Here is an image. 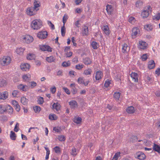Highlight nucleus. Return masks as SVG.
<instances>
[{
    "label": "nucleus",
    "mask_w": 160,
    "mask_h": 160,
    "mask_svg": "<svg viewBox=\"0 0 160 160\" xmlns=\"http://www.w3.org/2000/svg\"><path fill=\"white\" fill-rule=\"evenodd\" d=\"M42 26V22L38 20H33L31 24V27L33 29H38Z\"/></svg>",
    "instance_id": "nucleus-1"
},
{
    "label": "nucleus",
    "mask_w": 160,
    "mask_h": 160,
    "mask_svg": "<svg viewBox=\"0 0 160 160\" xmlns=\"http://www.w3.org/2000/svg\"><path fill=\"white\" fill-rule=\"evenodd\" d=\"M40 49L43 51L52 52V48L50 46L47 45H39Z\"/></svg>",
    "instance_id": "nucleus-2"
},
{
    "label": "nucleus",
    "mask_w": 160,
    "mask_h": 160,
    "mask_svg": "<svg viewBox=\"0 0 160 160\" xmlns=\"http://www.w3.org/2000/svg\"><path fill=\"white\" fill-rule=\"evenodd\" d=\"M48 35V32L46 31H41L37 34V36L40 39H43L46 38Z\"/></svg>",
    "instance_id": "nucleus-3"
},
{
    "label": "nucleus",
    "mask_w": 160,
    "mask_h": 160,
    "mask_svg": "<svg viewBox=\"0 0 160 160\" xmlns=\"http://www.w3.org/2000/svg\"><path fill=\"white\" fill-rule=\"evenodd\" d=\"M135 158L139 160H144L146 158V156L142 152H137L135 155Z\"/></svg>",
    "instance_id": "nucleus-4"
},
{
    "label": "nucleus",
    "mask_w": 160,
    "mask_h": 160,
    "mask_svg": "<svg viewBox=\"0 0 160 160\" xmlns=\"http://www.w3.org/2000/svg\"><path fill=\"white\" fill-rule=\"evenodd\" d=\"M25 42L27 43H30L32 42L33 40V38L30 35H27L23 38Z\"/></svg>",
    "instance_id": "nucleus-5"
},
{
    "label": "nucleus",
    "mask_w": 160,
    "mask_h": 160,
    "mask_svg": "<svg viewBox=\"0 0 160 160\" xmlns=\"http://www.w3.org/2000/svg\"><path fill=\"white\" fill-rule=\"evenodd\" d=\"M21 69L23 71H26L27 69H28L30 68V65L28 63H24L21 64L20 66Z\"/></svg>",
    "instance_id": "nucleus-6"
},
{
    "label": "nucleus",
    "mask_w": 160,
    "mask_h": 160,
    "mask_svg": "<svg viewBox=\"0 0 160 160\" xmlns=\"http://www.w3.org/2000/svg\"><path fill=\"white\" fill-rule=\"evenodd\" d=\"M8 94L7 91H5L0 93V99L5 100L8 98Z\"/></svg>",
    "instance_id": "nucleus-7"
},
{
    "label": "nucleus",
    "mask_w": 160,
    "mask_h": 160,
    "mask_svg": "<svg viewBox=\"0 0 160 160\" xmlns=\"http://www.w3.org/2000/svg\"><path fill=\"white\" fill-rule=\"evenodd\" d=\"M103 76V74L101 71H97L95 78L97 80H99Z\"/></svg>",
    "instance_id": "nucleus-8"
},
{
    "label": "nucleus",
    "mask_w": 160,
    "mask_h": 160,
    "mask_svg": "<svg viewBox=\"0 0 160 160\" xmlns=\"http://www.w3.org/2000/svg\"><path fill=\"white\" fill-rule=\"evenodd\" d=\"M149 14V11H147V10H145L144 9L143 12H141V16L142 18H144L148 17V16Z\"/></svg>",
    "instance_id": "nucleus-9"
},
{
    "label": "nucleus",
    "mask_w": 160,
    "mask_h": 160,
    "mask_svg": "<svg viewBox=\"0 0 160 160\" xmlns=\"http://www.w3.org/2000/svg\"><path fill=\"white\" fill-rule=\"evenodd\" d=\"M131 77L132 78V80L135 82H138V73L136 72H132L130 74Z\"/></svg>",
    "instance_id": "nucleus-10"
},
{
    "label": "nucleus",
    "mask_w": 160,
    "mask_h": 160,
    "mask_svg": "<svg viewBox=\"0 0 160 160\" xmlns=\"http://www.w3.org/2000/svg\"><path fill=\"white\" fill-rule=\"evenodd\" d=\"M139 31V29L135 27L132 29L131 35L133 38H135V36L138 34V31Z\"/></svg>",
    "instance_id": "nucleus-11"
},
{
    "label": "nucleus",
    "mask_w": 160,
    "mask_h": 160,
    "mask_svg": "<svg viewBox=\"0 0 160 160\" xmlns=\"http://www.w3.org/2000/svg\"><path fill=\"white\" fill-rule=\"evenodd\" d=\"M82 35L87 36L88 34V27L84 25L82 28Z\"/></svg>",
    "instance_id": "nucleus-12"
},
{
    "label": "nucleus",
    "mask_w": 160,
    "mask_h": 160,
    "mask_svg": "<svg viewBox=\"0 0 160 160\" xmlns=\"http://www.w3.org/2000/svg\"><path fill=\"white\" fill-rule=\"evenodd\" d=\"M35 10V9L32 7H31L27 8V12L28 15L32 16L35 14L33 12Z\"/></svg>",
    "instance_id": "nucleus-13"
},
{
    "label": "nucleus",
    "mask_w": 160,
    "mask_h": 160,
    "mask_svg": "<svg viewBox=\"0 0 160 160\" xmlns=\"http://www.w3.org/2000/svg\"><path fill=\"white\" fill-rule=\"evenodd\" d=\"M155 66V63L154 61L153 60H151L148 62V67L149 69H151L153 68Z\"/></svg>",
    "instance_id": "nucleus-14"
},
{
    "label": "nucleus",
    "mask_w": 160,
    "mask_h": 160,
    "mask_svg": "<svg viewBox=\"0 0 160 160\" xmlns=\"http://www.w3.org/2000/svg\"><path fill=\"white\" fill-rule=\"evenodd\" d=\"M140 48L142 49H145L146 48L147 43L145 42L140 41Z\"/></svg>",
    "instance_id": "nucleus-15"
},
{
    "label": "nucleus",
    "mask_w": 160,
    "mask_h": 160,
    "mask_svg": "<svg viewBox=\"0 0 160 160\" xmlns=\"http://www.w3.org/2000/svg\"><path fill=\"white\" fill-rule=\"evenodd\" d=\"M106 10L108 14H111L113 10L112 6L108 4L106 6Z\"/></svg>",
    "instance_id": "nucleus-16"
},
{
    "label": "nucleus",
    "mask_w": 160,
    "mask_h": 160,
    "mask_svg": "<svg viewBox=\"0 0 160 160\" xmlns=\"http://www.w3.org/2000/svg\"><path fill=\"white\" fill-rule=\"evenodd\" d=\"M153 149L155 151L158 152L159 153H160V147L158 145L154 143Z\"/></svg>",
    "instance_id": "nucleus-17"
},
{
    "label": "nucleus",
    "mask_w": 160,
    "mask_h": 160,
    "mask_svg": "<svg viewBox=\"0 0 160 160\" xmlns=\"http://www.w3.org/2000/svg\"><path fill=\"white\" fill-rule=\"evenodd\" d=\"M126 111L129 113H133L134 112L135 109L133 106L128 107L126 109Z\"/></svg>",
    "instance_id": "nucleus-18"
},
{
    "label": "nucleus",
    "mask_w": 160,
    "mask_h": 160,
    "mask_svg": "<svg viewBox=\"0 0 160 160\" xmlns=\"http://www.w3.org/2000/svg\"><path fill=\"white\" fill-rule=\"evenodd\" d=\"M69 103L72 108H74L78 107V103L76 101L73 100L70 101Z\"/></svg>",
    "instance_id": "nucleus-19"
},
{
    "label": "nucleus",
    "mask_w": 160,
    "mask_h": 160,
    "mask_svg": "<svg viewBox=\"0 0 160 160\" xmlns=\"http://www.w3.org/2000/svg\"><path fill=\"white\" fill-rule=\"evenodd\" d=\"M83 62L86 65L90 64L92 63V61L89 58H86L83 59Z\"/></svg>",
    "instance_id": "nucleus-20"
},
{
    "label": "nucleus",
    "mask_w": 160,
    "mask_h": 160,
    "mask_svg": "<svg viewBox=\"0 0 160 160\" xmlns=\"http://www.w3.org/2000/svg\"><path fill=\"white\" fill-rule=\"evenodd\" d=\"M28 101V100L24 97H22L21 98V102L24 105H27Z\"/></svg>",
    "instance_id": "nucleus-21"
},
{
    "label": "nucleus",
    "mask_w": 160,
    "mask_h": 160,
    "mask_svg": "<svg viewBox=\"0 0 160 160\" xmlns=\"http://www.w3.org/2000/svg\"><path fill=\"white\" fill-rule=\"evenodd\" d=\"M52 107L53 108L55 109L57 111L59 110L60 108V104L57 102V103H54Z\"/></svg>",
    "instance_id": "nucleus-22"
},
{
    "label": "nucleus",
    "mask_w": 160,
    "mask_h": 160,
    "mask_svg": "<svg viewBox=\"0 0 160 160\" xmlns=\"http://www.w3.org/2000/svg\"><path fill=\"white\" fill-rule=\"evenodd\" d=\"M25 49L22 48H18L16 50V52L17 54L19 55H22Z\"/></svg>",
    "instance_id": "nucleus-23"
},
{
    "label": "nucleus",
    "mask_w": 160,
    "mask_h": 160,
    "mask_svg": "<svg viewBox=\"0 0 160 160\" xmlns=\"http://www.w3.org/2000/svg\"><path fill=\"white\" fill-rule=\"evenodd\" d=\"M6 106L0 105V114H3L4 112H6Z\"/></svg>",
    "instance_id": "nucleus-24"
},
{
    "label": "nucleus",
    "mask_w": 160,
    "mask_h": 160,
    "mask_svg": "<svg viewBox=\"0 0 160 160\" xmlns=\"http://www.w3.org/2000/svg\"><path fill=\"white\" fill-rule=\"evenodd\" d=\"M82 118L80 117L75 118L73 120V122L77 124H79L81 122Z\"/></svg>",
    "instance_id": "nucleus-25"
},
{
    "label": "nucleus",
    "mask_w": 160,
    "mask_h": 160,
    "mask_svg": "<svg viewBox=\"0 0 160 160\" xmlns=\"http://www.w3.org/2000/svg\"><path fill=\"white\" fill-rule=\"evenodd\" d=\"M55 59L54 57L52 56H50L49 57H47L46 58V61L49 62H54Z\"/></svg>",
    "instance_id": "nucleus-26"
},
{
    "label": "nucleus",
    "mask_w": 160,
    "mask_h": 160,
    "mask_svg": "<svg viewBox=\"0 0 160 160\" xmlns=\"http://www.w3.org/2000/svg\"><path fill=\"white\" fill-rule=\"evenodd\" d=\"M91 45L94 49H96L98 48V44L95 41H93L91 43Z\"/></svg>",
    "instance_id": "nucleus-27"
},
{
    "label": "nucleus",
    "mask_w": 160,
    "mask_h": 160,
    "mask_svg": "<svg viewBox=\"0 0 160 160\" xmlns=\"http://www.w3.org/2000/svg\"><path fill=\"white\" fill-rule=\"evenodd\" d=\"M128 48L129 49V47L127 44L125 43L123 44L122 47V52L125 53L127 52V49Z\"/></svg>",
    "instance_id": "nucleus-28"
},
{
    "label": "nucleus",
    "mask_w": 160,
    "mask_h": 160,
    "mask_svg": "<svg viewBox=\"0 0 160 160\" xmlns=\"http://www.w3.org/2000/svg\"><path fill=\"white\" fill-rule=\"evenodd\" d=\"M58 118L56 115L54 114H50L49 116V119L52 120H55L57 119Z\"/></svg>",
    "instance_id": "nucleus-29"
},
{
    "label": "nucleus",
    "mask_w": 160,
    "mask_h": 160,
    "mask_svg": "<svg viewBox=\"0 0 160 160\" xmlns=\"http://www.w3.org/2000/svg\"><path fill=\"white\" fill-rule=\"evenodd\" d=\"M16 136L15 133L12 131H11L10 132V137L11 139L12 140H15L16 139Z\"/></svg>",
    "instance_id": "nucleus-30"
},
{
    "label": "nucleus",
    "mask_w": 160,
    "mask_h": 160,
    "mask_svg": "<svg viewBox=\"0 0 160 160\" xmlns=\"http://www.w3.org/2000/svg\"><path fill=\"white\" fill-rule=\"evenodd\" d=\"M6 111L7 110H8V113H12L13 111L12 108L9 105L6 106Z\"/></svg>",
    "instance_id": "nucleus-31"
},
{
    "label": "nucleus",
    "mask_w": 160,
    "mask_h": 160,
    "mask_svg": "<svg viewBox=\"0 0 160 160\" xmlns=\"http://www.w3.org/2000/svg\"><path fill=\"white\" fill-rule=\"evenodd\" d=\"M66 28H65V25H63V26L61 27V32L62 35L63 37H64L66 33Z\"/></svg>",
    "instance_id": "nucleus-32"
},
{
    "label": "nucleus",
    "mask_w": 160,
    "mask_h": 160,
    "mask_svg": "<svg viewBox=\"0 0 160 160\" xmlns=\"http://www.w3.org/2000/svg\"><path fill=\"white\" fill-rule=\"evenodd\" d=\"M71 63L69 61L67 62H64L62 63V66L65 67H67L70 66Z\"/></svg>",
    "instance_id": "nucleus-33"
},
{
    "label": "nucleus",
    "mask_w": 160,
    "mask_h": 160,
    "mask_svg": "<svg viewBox=\"0 0 160 160\" xmlns=\"http://www.w3.org/2000/svg\"><path fill=\"white\" fill-rule=\"evenodd\" d=\"M34 6L33 8L36 10V11H37L38 9H37V8L40 6V5L39 3H38V2L35 0L34 3Z\"/></svg>",
    "instance_id": "nucleus-34"
},
{
    "label": "nucleus",
    "mask_w": 160,
    "mask_h": 160,
    "mask_svg": "<svg viewBox=\"0 0 160 160\" xmlns=\"http://www.w3.org/2000/svg\"><path fill=\"white\" fill-rule=\"evenodd\" d=\"M6 85V81L3 79H1L0 81V86L2 87Z\"/></svg>",
    "instance_id": "nucleus-35"
},
{
    "label": "nucleus",
    "mask_w": 160,
    "mask_h": 160,
    "mask_svg": "<svg viewBox=\"0 0 160 160\" xmlns=\"http://www.w3.org/2000/svg\"><path fill=\"white\" fill-rule=\"evenodd\" d=\"M153 20L156 19L157 20H159L160 19V13H158L155 16L152 17Z\"/></svg>",
    "instance_id": "nucleus-36"
},
{
    "label": "nucleus",
    "mask_w": 160,
    "mask_h": 160,
    "mask_svg": "<svg viewBox=\"0 0 160 160\" xmlns=\"http://www.w3.org/2000/svg\"><path fill=\"white\" fill-rule=\"evenodd\" d=\"M92 70L90 68H88L87 69L85 70L83 72V74L86 75H89L91 74Z\"/></svg>",
    "instance_id": "nucleus-37"
},
{
    "label": "nucleus",
    "mask_w": 160,
    "mask_h": 160,
    "mask_svg": "<svg viewBox=\"0 0 160 160\" xmlns=\"http://www.w3.org/2000/svg\"><path fill=\"white\" fill-rule=\"evenodd\" d=\"M33 108L34 110L36 113L39 112L41 110L39 106H35L33 107Z\"/></svg>",
    "instance_id": "nucleus-38"
},
{
    "label": "nucleus",
    "mask_w": 160,
    "mask_h": 160,
    "mask_svg": "<svg viewBox=\"0 0 160 160\" xmlns=\"http://www.w3.org/2000/svg\"><path fill=\"white\" fill-rule=\"evenodd\" d=\"M143 2L141 1H137L136 3V7L137 8H140L142 6Z\"/></svg>",
    "instance_id": "nucleus-39"
},
{
    "label": "nucleus",
    "mask_w": 160,
    "mask_h": 160,
    "mask_svg": "<svg viewBox=\"0 0 160 160\" xmlns=\"http://www.w3.org/2000/svg\"><path fill=\"white\" fill-rule=\"evenodd\" d=\"M114 98L117 100H118L120 97V93L119 92H115L114 95Z\"/></svg>",
    "instance_id": "nucleus-40"
},
{
    "label": "nucleus",
    "mask_w": 160,
    "mask_h": 160,
    "mask_svg": "<svg viewBox=\"0 0 160 160\" xmlns=\"http://www.w3.org/2000/svg\"><path fill=\"white\" fill-rule=\"evenodd\" d=\"M120 152L116 153L112 160H117L118 157L120 156Z\"/></svg>",
    "instance_id": "nucleus-41"
},
{
    "label": "nucleus",
    "mask_w": 160,
    "mask_h": 160,
    "mask_svg": "<svg viewBox=\"0 0 160 160\" xmlns=\"http://www.w3.org/2000/svg\"><path fill=\"white\" fill-rule=\"evenodd\" d=\"M112 81L108 79L106 80L104 83V86L105 88H108L110 83H111Z\"/></svg>",
    "instance_id": "nucleus-42"
},
{
    "label": "nucleus",
    "mask_w": 160,
    "mask_h": 160,
    "mask_svg": "<svg viewBox=\"0 0 160 160\" xmlns=\"http://www.w3.org/2000/svg\"><path fill=\"white\" fill-rule=\"evenodd\" d=\"M103 31L105 32V33L107 35H109L110 32H109V30L108 26L104 27Z\"/></svg>",
    "instance_id": "nucleus-43"
},
{
    "label": "nucleus",
    "mask_w": 160,
    "mask_h": 160,
    "mask_svg": "<svg viewBox=\"0 0 160 160\" xmlns=\"http://www.w3.org/2000/svg\"><path fill=\"white\" fill-rule=\"evenodd\" d=\"M148 28V29H147V31H152L153 29V27L151 25L147 24L144 27V28Z\"/></svg>",
    "instance_id": "nucleus-44"
},
{
    "label": "nucleus",
    "mask_w": 160,
    "mask_h": 160,
    "mask_svg": "<svg viewBox=\"0 0 160 160\" xmlns=\"http://www.w3.org/2000/svg\"><path fill=\"white\" fill-rule=\"evenodd\" d=\"M4 59L7 61V63L9 64V63L11 62V58L8 56L7 57H4L3 58Z\"/></svg>",
    "instance_id": "nucleus-45"
},
{
    "label": "nucleus",
    "mask_w": 160,
    "mask_h": 160,
    "mask_svg": "<svg viewBox=\"0 0 160 160\" xmlns=\"http://www.w3.org/2000/svg\"><path fill=\"white\" fill-rule=\"evenodd\" d=\"M0 63L3 66L8 64L7 63V61H6L3 58L2 59L0 60Z\"/></svg>",
    "instance_id": "nucleus-46"
},
{
    "label": "nucleus",
    "mask_w": 160,
    "mask_h": 160,
    "mask_svg": "<svg viewBox=\"0 0 160 160\" xmlns=\"http://www.w3.org/2000/svg\"><path fill=\"white\" fill-rule=\"evenodd\" d=\"M141 58L142 61H145L148 58V54L147 53L143 54L141 57Z\"/></svg>",
    "instance_id": "nucleus-47"
},
{
    "label": "nucleus",
    "mask_w": 160,
    "mask_h": 160,
    "mask_svg": "<svg viewBox=\"0 0 160 160\" xmlns=\"http://www.w3.org/2000/svg\"><path fill=\"white\" fill-rule=\"evenodd\" d=\"M53 130L55 132H60L61 131V129L60 127H54L53 128Z\"/></svg>",
    "instance_id": "nucleus-48"
},
{
    "label": "nucleus",
    "mask_w": 160,
    "mask_h": 160,
    "mask_svg": "<svg viewBox=\"0 0 160 160\" xmlns=\"http://www.w3.org/2000/svg\"><path fill=\"white\" fill-rule=\"evenodd\" d=\"M22 78L25 81H28L30 80V77H28L27 74H25L23 75Z\"/></svg>",
    "instance_id": "nucleus-49"
},
{
    "label": "nucleus",
    "mask_w": 160,
    "mask_h": 160,
    "mask_svg": "<svg viewBox=\"0 0 160 160\" xmlns=\"http://www.w3.org/2000/svg\"><path fill=\"white\" fill-rule=\"evenodd\" d=\"M71 154L73 156H76L77 154V150L75 148H73L72 149Z\"/></svg>",
    "instance_id": "nucleus-50"
},
{
    "label": "nucleus",
    "mask_w": 160,
    "mask_h": 160,
    "mask_svg": "<svg viewBox=\"0 0 160 160\" xmlns=\"http://www.w3.org/2000/svg\"><path fill=\"white\" fill-rule=\"evenodd\" d=\"M78 83L80 84H83L84 83V81L82 78L80 77L78 79Z\"/></svg>",
    "instance_id": "nucleus-51"
},
{
    "label": "nucleus",
    "mask_w": 160,
    "mask_h": 160,
    "mask_svg": "<svg viewBox=\"0 0 160 160\" xmlns=\"http://www.w3.org/2000/svg\"><path fill=\"white\" fill-rule=\"evenodd\" d=\"M68 19V16L65 14L64 15L63 17V19H62V22L63 23V24H64V25H65V23L66 22Z\"/></svg>",
    "instance_id": "nucleus-52"
},
{
    "label": "nucleus",
    "mask_w": 160,
    "mask_h": 160,
    "mask_svg": "<svg viewBox=\"0 0 160 160\" xmlns=\"http://www.w3.org/2000/svg\"><path fill=\"white\" fill-rule=\"evenodd\" d=\"M58 139L60 141H64L65 140V138L64 136L61 135L58 136Z\"/></svg>",
    "instance_id": "nucleus-53"
},
{
    "label": "nucleus",
    "mask_w": 160,
    "mask_h": 160,
    "mask_svg": "<svg viewBox=\"0 0 160 160\" xmlns=\"http://www.w3.org/2000/svg\"><path fill=\"white\" fill-rule=\"evenodd\" d=\"M38 102L39 104H42L44 102L43 98L42 97H40L38 99Z\"/></svg>",
    "instance_id": "nucleus-54"
},
{
    "label": "nucleus",
    "mask_w": 160,
    "mask_h": 160,
    "mask_svg": "<svg viewBox=\"0 0 160 160\" xmlns=\"http://www.w3.org/2000/svg\"><path fill=\"white\" fill-rule=\"evenodd\" d=\"M34 55L32 54H30L28 55L27 57V58L28 59L32 60L34 58Z\"/></svg>",
    "instance_id": "nucleus-55"
},
{
    "label": "nucleus",
    "mask_w": 160,
    "mask_h": 160,
    "mask_svg": "<svg viewBox=\"0 0 160 160\" xmlns=\"http://www.w3.org/2000/svg\"><path fill=\"white\" fill-rule=\"evenodd\" d=\"M48 24L49 25L50 27H51V29L52 30L55 29L54 25L52 23V22L50 21H48Z\"/></svg>",
    "instance_id": "nucleus-56"
},
{
    "label": "nucleus",
    "mask_w": 160,
    "mask_h": 160,
    "mask_svg": "<svg viewBox=\"0 0 160 160\" xmlns=\"http://www.w3.org/2000/svg\"><path fill=\"white\" fill-rule=\"evenodd\" d=\"M71 92L73 94H75L77 92V89L75 87H72L71 90Z\"/></svg>",
    "instance_id": "nucleus-57"
},
{
    "label": "nucleus",
    "mask_w": 160,
    "mask_h": 160,
    "mask_svg": "<svg viewBox=\"0 0 160 160\" xmlns=\"http://www.w3.org/2000/svg\"><path fill=\"white\" fill-rule=\"evenodd\" d=\"M19 92L17 90H14L12 92V95L14 97H16L18 95Z\"/></svg>",
    "instance_id": "nucleus-58"
},
{
    "label": "nucleus",
    "mask_w": 160,
    "mask_h": 160,
    "mask_svg": "<svg viewBox=\"0 0 160 160\" xmlns=\"http://www.w3.org/2000/svg\"><path fill=\"white\" fill-rule=\"evenodd\" d=\"M63 90L64 91L66 92L67 94H68L69 95L70 93V92L69 89L67 88L66 87H63L62 88Z\"/></svg>",
    "instance_id": "nucleus-59"
},
{
    "label": "nucleus",
    "mask_w": 160,
    "mask_h": 160,
    "mask_svg": "<svg viewBox=\"0 0 160 160\" xmlns=\"http://www.w3.org/2000/svg\"><path fill=\"white\" fill-rule=\"evenodd\" d=\"M54 149L56 153H58L60 152V148L58 146L55 147Z\"/></svg>",
    "instance_id": "nucleus-60"
},
{
    "label": "nucleus",
    "mask_w": 160,
    "mask_h": 160,
    "mask_svg": "<svg viewBox=\"0 0 160 160\" xmlns=\"http://www.w3.org/2000/svg\"><path fill=\"white\" fill-rule=\"evenodd\" d=\"M30 83H31V86L32 88H33L37 86V83L34 81L31 82H30Z\"/></svg>",
    "instance_id": "nucleus-61"
},
{
    "label": "nucleus",
    "mask_w": 160,
    "mask_h": 160,
    "mask_svg": "<svg viewBox=\"0 0 160 160\" xmlns=\"http://www.w3.org/2000/svg\"><path fill=\"white\" fill-rule=\"evenodd\" d=\"M18 88L19 89L22 90L23 91V90H24V85H23L22 84H21L18 85Z\"/></svg>",
    "instance_id": "nucleus-62"
},
{
    "label": "nucleus",
    "mask_w": 160,
    "mask_h": 160,
    "mask_svg": "<svg viewBox=\"0 0 160 160\" xmlns=\"http://www.w3.org/2000/svg\"><path fill=\"white\" fill-rule=\"evenodd\" d=\"M56 91V88L54 87L53 88H50V91L52 93H54Z\"/></svg>",
    "instance_id": "nucleus-63"
},
{
    "label": "nucleus",
    "mask_w": 160,
    "mask_h": 160,
    "mask_svg": "<svg viewBox=\"0 0 160 160\" xmlns=\"http://www.w3.org/2000/svg\"><path fill=\"white\" fill-rule=\"evenodd\" d=\"M155 74L158 75H159L160 74V68H158L155 71Z\"/></svg>",
    "instance_id": "nucleus-64"
}]
</instances>
